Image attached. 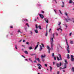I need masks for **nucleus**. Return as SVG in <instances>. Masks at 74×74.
Instances as JSON below:
<instances>
[{
	"label": "nucleus",
	"instance_id": "obj_19",
	"mask_svg": "<svg viewBox=\"0 0 74 74\" xmlns=\"http://www.w3.org/2000/svg\"><path fill=\"white\" fill-rule=\"evenodd\" d=\"M65 15L66 16V17H67V16H68V13H67L66 12L65 13Z\"/></svg>",
	"mask_w": 74,
	"mask_h": 74
},
{
	"label": "nucleus",
	"instance_id": "obj_61",
	"mask_svg": "<svg viewBox=\"0 0 74 74\" xmlns=\"http://www.w3.org/2000/svg\"><path fill=\"white\" fill-rule=\"evenodd\" d=\"M34 62H36V63H37V62H36V60H34Z\"/></svg>",
	"mask_w": 74,
	"mask_h": 74
},
{
	"label": "nucleus",
	"instance_id": "obj_29",
	"mask_svg": "<svg viewBox=\"0 0 74 74\" xmlns=\"http://www.w3.org/2000/svg\"><path fill=\"white\" fill-rule=\"evenodd\" d=\"M62 3L63 5H62V7H64V3L63 2H62Z\"/></svg>",
	"mask_w": 74,
	"mask_h": 74
},
{
	"label": "nucleus",
	"instance_id": "obj_53",
	"mask_svg": "<svg viewBox=\"0 0 74 74\" xmlns=\"http://www.w3.org/2000/svg\"><path fill=\"white\" fill-rule=\"evenodd\" d=\"M55 62H53V65H55Z\"/></svg>",
	"mask_w": 74,
	"mask_h": 74
},
{
	"label": "nucleus",
	"instance_id": "obj_63",
	"mask_svg": "<svg viewBox=\"0 0 74 74\" xmlns=\"http://www.w3.org/2000/svg\"><path fill=\"white\" fill-rule=\"evenodd\" d=\"M25 60H26L27 61V60H28L27 59H25Z\"/></svg>",
	"mask_w": 74,
	"mask_h": 74
},
{
	"label": "nucleus",
	"instance_id": "obj_45",
	"mask_svg": "<svg viewBox=\"0 0 74 74\" xmlns=\"http://www.w3.org/2000/svg\"><path fill=\"white\" fill-rule=\"evenodd\" d=\"M41 12H42V14H44V12L43 11H41Z\"/></svg>",
	"mask_w": 74,
	"mask_h": 74
},
{
	"label": "nucleus",
	"instance_id": "obj_59",
	"mask_svg": "<svg viewBox=\"0 0 74 74\" xmlns=\"http://www.w3.org/2000/svg\"><path fill=\"white\" fill-rule=\"evenodd\" d=\"M34 21H37V20H36V19H35L34 20Z\"/></svg>",
	"mask_w": 74,
	"mask_h": 74
},
{
	"label": "nucleus",
	"instance_id": "obj_12",
	"mask_svg": "<svg viewBox=\"0 0 74 74\" xmlns=\"http://www.w3.org/2000/svg\"><path fill=\"white\" fill-rule=\"evenodd\" d=\"M67 58L68 59H70V55L69 54H67Z\"/></svg>",
	"mask_w": 74,
	"mask_h": 74
},
{
	"label": "nucleus",
	"instance_id": "obj_34",
	"mask_svg": "<svg viewBox=\"0 0 74 74\" xmlns=\"http://www.w3.org/2000/svg\"><path fill=\"white\" fill-rule=\"evenodd\" d=\"M42 62H44V60H45L44 58H42Z\"/></svg>",
	"mask_w": 74,
	"mask_h": 74
},
{
	"label": "nucleus",
	"instance_id": "obj_49",
	"mask_svg": "<svg viewBox=\"0 0 74 74\" xmlns=\"http://www.w3.org/2000/svg\"><path fill=\"white\" fill-rule=\"evenodd\" d=\"M29 44V42H26V44Z\"/></svg>",
	"mask_w": 74,
	"mask_h": 74
},
{
	"label": "nucleus",
	"instance_id": "obj_30",
	"mask_svg": "<svg viewBox=\"0 0 74 74\" xmlns=\"http://www.w3.org/2000/svg\"><path fill=\"white\" fill-rule=\"evenodd\" d=\"M50 71H52V67H51V66H50Z\"/></svg>",
	"mask_w": 74,
	"mask_h": 74
},
{
	"label": "nucleus",
	"instance_id": "obj_25",
	"mask_svg": "<svg viewBox=\"0 0 74 74\" xmlns=\"http://www.w3.org/2000/svg\"><path fill=\"white\" fill-rule=\"evenodd\" d=\"M70 43L71 44H73V41H70Z\"/></svg>",
	"mask_w": 74,
	"mask_h": 74
},
{
	"label": "nucleus",
	"instance_id": "obj_60",
	"mask_svg": "<svg viewBox=\"0 0 74 74\" xmlns=\"http://www.w3.org/2000/svg\"><path fill=\"white\" fill-rule=\"evenodd\" d=\"M21 41H22V40H20L18 42H21Z\"/></svg>",
	"mask_w": 74,
	"mask_h": 74
},
{
	"label": "nucleus",
	"instance_id": "obj_36",
	"mask_svg": "<svg viewBox=\"0 0 74 74\" xmlns=\"http://www.w3.org/2000/svg\"><path fill=\"white\" fill-rule=\"evenodd\" d=\"M54 56H55V55H54V53H52V56L53 57H54Z\"/></svg>",
	"mask_w": 74,
	"mask_h": 74
},
{
	"label": "nucleus",
	"instance_id": "obj_31",
	"mask_svg": "<svg viewBox=\"0 0 74 74\" xmlns=\"http://www.w3.org/2000/svg\"><path fill=\"white\" fill-rule=\"evenodd\" d=\"M47 34H48V32L47 31L45 33V36H47Z\"/></svg>",
	"mask_w": 74,
	"mask_h": 74
},
{
	"label": "nucleus",
	"instance_id": "obj_16",
	"mask_svg": "<svg viewBox=\"0 0 74 74\" xmlns=\"http://www.w3.org/2000/svg\"><path fill=\"white\" fill-rule=\"evenodd\" d=\"M36 60H38V61L39 62H40V59H39V58H36Z\"/></svg>",
	"mask_w": 74,
	"mask_h": 74
},
{
	"label": "nucleus",
	"instance_id": "obj_23",
	"mask_svg": "<svg viewBox=\"0 0 74 74\" xmlns=\"http://www.w3.org/2000/svg\"><path fill=\"white\" fill-rule=\"evenodd\" d=\"M41 27V26L40 25H39L38 26V27L39 29H42Z\"/></svg>",
	"mask_w": 74,
	"mask_h": 74
},
{
	"label": "nucleus",
	"instance_id": "obj_62",
	"mask_svg": "<svg viewBox=\"0 0 74 74\" xmlns=\"http://www.w3.org/2000/svg\"><path fill=\"white\" fill-rule=\"evenodd\" d=\"M25 30H26V31H27V29H26V28H25Z\"/></svg>",
	"mask_w": 74,
	"mask_h": 74
},
{
	"label": "nucleus",
	"instance_id": "obj_2",
	"mask_svg": "<svg viewBox=\"0 0 74 74\" xmlns=\"http://www.w3.org/2000/svg\"><path fill=\"white\" fill-rule=\"evenodd\" d=\"M50 43L51 44V48H53V47L54 45L53 44V38H51L50 39Z\"/></svg>",
	"mask_w": 74,
	"mask_h": 74
},
{
	"label": "nucleus",
	"instance_id": "obj_40",
	"mask_svg": "<svg viewBox=\"0 0 74 74\" xmlns=\"http://www.w3.org/2000/svg\"><path fill=\"white\" fill-rule=\"evenodd\" d=\"M71 59L73 58H74V56H73L71 55Z\"/></svg>",
	"mask_w": 74,
	"mask_h": 74
},
{
	"label": "nucleus",
	"instance_id": "obj_44",
	"mask_svg": "<svg viewBox=\"0 0 74 74\" xmlns=\"http://www.w3.org/2000/svg\"><path fill=\"white\" fill-rule=\"evenodd\" d=\"M54 58L55 60H56V57H54Z\"/></svg>",
	"mask_w": 74,
	"mask_h": 74
},
{
	"label": "nucleus",
	"instance_id": "obj_18",
	"mask_svg": "<svg viewBox=\"0 0 74 74\" xmlns=\"http://www.w3.org/2000/svg\"><path fill=\"white\" fill-rule=\"evenodd\" d=\"M47 49H48V50H49V51L51 50V49L49 48V46H47Z\"/></svg>",
	"mask_w": 74,
	"mask_h": 74
},
{
	"label": "nucleus",
	"instance_id": "obj_47",
	"mask_svg": "<svg viewBox=\"0 0 74 74\" xmlns=\"http://www.w3.org/2000/svg\"><path fill=\"white\" fill-rule=\"evenodd\" d=\"M45 67H47V64H45Z\"/></svg>",
	"mask_w": 74,
	"mask_h": 74
},
{
	"label": "nucleus",
	"instance_id": "obj_52",
	"mask_svg": "<svg viewBox=\"0 0 74 74\" xmlns=\"http://www.w3.org/2000/svg\"><path fill=\"white\" fill-rule=\"evenodd\" d=\"M59 73H60V72L59 71H58L57 72V74H59Z\"/></svg>",
	"mask_w": 74,
	"mask_h": 74
},
{
	"label": "nucleus",
	"instance_id": "obj_8",
	"mask_svg": "<svg viewBox=\"0 0 74 74\" xmlns=\"http://www.w3.org/2000/svg\"><path fill=\"white\" fill-rule=\"evenodd\" d=\"M44 20L45 22H46V23H48V22H49L48 21V19L46 18H45L44 19Z\"/></svg>",
	"mask_w": 74,
	"mask_h": 74
},
{
	"label": "nucleus",
	"instance_id": "obj_57",
	"mask_svg": "<svg viewBox=\"0 0 74 74\" xmlns=\"http://www.w3.org/2000/svg\"><path fill=\"white\" fill-rule=\"evenodd\" d=\"M49 53H50V50H49Z\"/></svg>",
	"mask_w": 74,
	"mask_h": 74
},
{
	"label": "nucleus",
	"instance_id": "obj_48",
	"mask_svg": "<svg viewBox=\"0 0 74 74\" xmlns=\"http://www.w3.org/2000/svg\"><path fill=\"white\" fill-rule=\"evenodd\" d=\"M10 28H11V29H12V28H13V26H10Z\"/></svg>",
	"mask_w": 74,
	"mask_h": 74
},
{
	"label": "nucleus",
	"instance_id": "obj_9",
	"mask_svg": "<svg viewBox=\"0 0 74 74\" xmlns=\"http://www.w3.org/2000/svg\"><path fill=\"white\" fill-rule=\"evenodd\" d=\"M39 15L40 16V18H42V19H43L44 18V16H43V15L40 14Z\"/></svg>",
	"mask_w": 74,
	"mask_h": 74
},
{
	"label": "nucleus",
	"instance_id": "obj_46",
	"mask_svg": "<svg viewBox=\"0 0 74 74\" xmlns=\"http://www.w3.org/2000/svg\"><path fill=\"white\" fill-rule=\"evenodd\" d=\"M54 12H55L56 13V10H54Z\"/></svg>",
	"mask_w": 74,
	"mask_h": 74
},
{
	"label": "nucleus",
	"instance_id": "obj_5",
	"mask_svg": "<svg viewBox=\"0 0 74 74\" xmlns=\"http://www.w3.org/2000/svg\"><path fill=\"white\" fill-rule=\"evenodd\" d=\"M56 66H57V67H60V66H62V63L60 62V64L58 63H57Z\"/></svg>",
	"mask_w": 74,
	"mask_h": 74
},
{
	"label": "nucleus",
	"instance_id": "obj_13",
	"mask_svg": "<svg viewBox=\"0 0 74 74\" xmlns=\"http://www.w3.org/2000/svg\"><path fill=\"white\" fill-rule=\"evenodd\" d=\"M34 31L36 33H38V30L37 29H35Z\"/></svg>",
	"mask_w": 74,
	"mask_h": 74
},
{
	"label": "nucleus",
	"instance_id": "obj_54",
	"mask_svg": "<svg viewBox=\"0 0 74 74\" xmlns=\"http://www.w3.org/2000/svg\"><path fill=\"white\" fill-rule=\"evenodd\" d=\"M56 34L57 36H58V33H56Z\"/></svg>",
	"mask_w": 74,
	"mask_h": 74
},
{
	"label": "nucleus",
	"instance_id": "obj_6",
	"mask_svg": "<svg viewBox=\"0 0 74 74\" xmlns=\"http://www.w3.org/2000/svg\"><path fill=\"white\" fill-rule=\"evenodd\" d=\"M68 64V62H67V60H65V69L67 67V64Z\"/></svg>",
	"mask_w": 74,
	"mask_h": 74
},
{
	"label": "nucleus",
	"instance_id": "obj_28",
	"mask_svg": "<svg viewBox=\"0 0 74 74\" xmlns=\"http://www.w3.org/2000/svg\"><path fill=\"white\" fill-rule=\"evenodd\" d=\"M55 33H53V38H55Z\"/></svg>",
	"mask_w": 74,
	"mask_h": 74
},
{
	"label": "nucleus",
	"instance_id": "obj_58",
	"mask_svg": "<svg viewBox=\"0 0 74 74\" xmlns=\"http://www.w3.org/2000/svg\"><path fill=\"white\" fill-rule=\"evenodd\" d=\"M63 71V72H65V70H62Z\"/></svg>",
	"mask_w": 74,
	"mask_h": 74
},
{
	"label": "nucleus",
	"instance_id": "obj_17",
	"mask_svg": "<svg viewBox=\"0 0 74 74\" xmlns=\"http://www.w3.org/2000/svg\"><path fill=\"white\" fill-rule=\"evenodd\" d=\"M36 55V54H30V56H34V55Z\"/></svg>",
	"mask_w": 74,
	"mask_h": 74
},
{
	"label": "nucleus",
	"instance_id": "obj_21",
	"mask_svg": "<svg viewBox=\"0 0 74 74\" xmlns=\"http://www.w3.org/2000/svg\"><path fill=\"white\" fill-rule=\"evenodd\" d=\"M69 4H71L72 3V0H70L69 2Z\"/></svg>",
	"mask_w": 74,
	"mask_h": 74
},
{
	"label": "nucleus",
	"instance_id": "obj_14",
	"mask_svg": "<svg viewBox=\"0 0 74 74\" xmlns=\"http://www.w3.org/2000/svg\"><path fill=\"white\" fill-rule=\"evenodd\" d=\"M38 45H37L35 47V48L34 49V50H36L38 48Z\"/></svg>",
	"mask_w": 74,
	"mask_h": 74
},
{
	"label": "nucleus",
	"instance_id": "obj_22",
	"mask_svg": "<svg viewBox=\"0 0 74 74\" xmlns=\"http://www.w3.org/2000/svg\"><path fill=\"white\" fill-rule=\"evenodd\" d=\"M24 53L26 54H28V52L27 51H24Z\"/></svg>",
	"mask_w": 74,
	"mask_h": 74
},
{
	"label": "nucleus",
	"instance_id": "obj_7",
	"mask_svg": "<svg viewBox=\"0 0 74 74\" xmlns=\"http://www.w3.org/2000/svg\"><path fill=\"white\" fill-rule=\"evenodd\" d=\"M37 65L39 66L38 67V69H39V70H41V67L40 66H41V65L40 64H37Z\"/></svg>",
	"mask_w": 74,
	"mask_h": 74
},
{
	"label": "nucleus",
	"instance_id": "obj_15",
	"mask_svg": "<svg viewBox=\"0 0 74 74\" xmlns=\"http://www.w3.org/2000/svg\"><path fill=\"white\" fill-rule=\"evenodd\" d=\"M65 69V66H64L63 68H62V67H60V70H63V69Z\"/></svg>",
	"mask_w": 74,
	"mask_h": 74
},
{
	"label": "nucleus",
	"instance_id": "obj_50",
	"mask_svg": "<svg viewBox=\"0 0 74 74\" xmlns=\"http://www.w3.org/2000/svg\"><path fill=\"white\" fill-rule=\"evenodd\" d=\"M66 27L65 29H67V25H65Z\"/></svg>",
	"mask_w": 74,
	"mask_h": 74
},
{
	"label": "nucleus",
	"instance_id": "obj_33",
	"mask_svg": "<svg viewBox=\"0 0 74 74\" xmlns=\"http://www.w3.org/2000/svg\"><path fill=\"white\" fill-rule=\"evenodd\" d=\"M36 29H38V26L37 24L36 25Z\"/></svg>",
	"mask_w": 74,
	"mask_h": 74
},
{
	"label": "nucleus",
	"instance_id": "obj_24",
	"mask_svg": "<svg viewBox=\"0 0 74 74\" xmlns=\"http://www.w3.org/2000/svg\"><path fill=\"white\" fill-rule=\"evenodd\" d=\"M41 45L42 47H43V48H44V44H42V43Z\"/></svg>",
	"mask_w": 74,
	"mask_h": 74
},
{
	"label": "nucleus",
	"instance_id": "obj_39",
	"mask_svg": "<svg viewBox=\"0 0 74 74\" xmlns=\"http://www.w3.org/2000/svg\"><path fill=\"white\" fill-rule=\"evenodd\" d=\"M33 49L32 48V47H29V49L31 50V49Z\"/></svg>",
	"mask_w": 74,
	"mask_h": 74
},
{
	"label": "nucleus",
	"instance_id": "obj_4",
	"mask_svg": "<svg viewBox=\"0 0 74 74\" xmlns=\"http://www.w3.org/2000/svg\"><path fill=\"white\" fill-rule=\"evenodd\" d=\"M65 20L67 22H68V21H71V20L69 16L67 17V18H65Z\"/></svg>",
	"mask_w": 74,
	"mask_h": 74
},
{
	"label": "nucleus",
	"instance_id": "obj_1",
	"mask_svg": "<svg viewBox=\"0 0 74 74\" xmlns=\"http://www.w3.org/2000/svg\"><path fill=\"white\" fill-rule=\"evenodd\" d=\"M66 42V50L68 52V53H70V48H69V43H68V42H67V40L66 38L65 39Z\"/></svg>",
	"mask_w": 74,
	"mask_h": 74
},
{
	"label": "nucleus",
	"instance_id": "obj_51",
	"mask_svg": "<svg viewBox=\"0 0 74 74\" xmlns=\"http://www.w3.org/2000/svg\"><path fill=\"white\" fill-rule=\"evenodd\" d=\"M51 29H49V33H50V32H51Z\"/></svg>",
	"mask_w": 74,
	"mask_h": 74
},
{
	"label": "nucleus",
	"instance_id": "obj_42",
	"mask_svg": "<svg viewBox=\"0 0 74 74\" xmlns=\"http://www.w3.org/2000/svg\"><path fill=\"white\" fill-rule=\"evenodd\" d=\"M26 25H27V26H28V27H29V25L28 24V23H26Z\"/></svg>",
	"mask_w": 74,
	"mask_h": 74
},
{
	"label": "nucleus",
	"instance_id": "obj_56",
	"mask_svg": "<svg viewBox=\"0 0 74 74\" xmlns=\"http://www.w3.org/2000/svg\"><path fill=\"white\" fill-rule=\"evenodd\" d=\"M23 42H25V40H23Z\"/></svg>",
	"mask_w": 74,
	"mask_h": 74
},
{
	"label": "nucleus",
	"instance_id": "obj_55",
	"mask_svg": "<svg viewBox=\"0 0 74 74\" xmlns=\"http://www.w3.org/2000/svg\"><path fill=\"white\" fill-rule=\"evenodd\" d=\"M22 57H23V58H25V57H24V56H23V55H22Z\"/></svg>",
	"mask_w": 74,
	"mask_h": 74
},
{
	"label": "nucleus",
	"instance_id": "obj_41",
	"mask_svg": "<svg viewBox=\"0 0 74 74\" xmlns=\"http://www.w3.org/2000/svg\"><path fill=\"white\" fill-rule=\"evenodd\" d=\"M17 32L18 33H21V31H20V29H18V30L17 31Z\"/></svg>",
	"mask_w": 74,
	"mask_h": 74
},
{
	"label": "nucleus",
	"instance_id": "obj_3",
	"mask_svg": "<svg viewBox=\"0 0 74 74\" xmlns=\"http://www.w3.org/2000/svg\"><path fill=\"white\" fill-rule=\"evenodd\" d=\"M58 56H58H57V59L58 60H62V58L61 55L60 54H58Z\"/></svg>",
	"mask_w": 74,
	"mask_h": 74
},
{
	"label": "nucleus",
	"instance_id": "obj_43",
	"mask_svg": "<svg viewBox=\"0 0 74 74\" xmlns=\"http://www.w3.org/2000/svg\"><path fill=\"white\" fill-rule=\"evenodd\" d=\"M71 34H72V33L71 32L70 33L69 36H71Z\"/></svg>",
	"mask_w": 74,
	"mask_h": 74
},
{
	"label": "nucleus",
	"instance_id": "obj_26",
	"mask_svg": "<svg viewBox=\"0 0 74 74\" xmlns=\"http://www.w3.org/2000/svg\"><path fill=\"white\" fill-rule=\"evenodd\" d=\"M71 61L72 62H74V58H71Z\"/></svg>",
	"mask_w": 74,
	"mask_h": 74
},
{
	"label": "nucleus",
	"instance_id": "obj_10",
	"mask_svg": "<svg viewBox=\"0 0 74 74\" xmlns=\"http://www.w3.org/2000/svg\"><path fill=\"white\" fill-rule=\"evenodd\" d=\"M40 48L39 51H41V50L42 49V46H41V45L40 46Z\"/></svg>",
	"mask_w": 74,
	"mask_h": 74
},
{
	"label": "nucleus",
	"instance_id": "obj_38",
	"mask_svg": "<svg viewBox=\"0 0 74 74\" xmlns=\"http://www.w3.org/2000/svg\"><path fill=\"white\" fill-rule=\"evenodd\" d=\"M29 60L31 61L32 63H33V61L32 60H31V58H29Z\"/></svg>",
	"mask_w": 74,
	"mask_h": 74
},
{
	"label": "nucleus",
	"instance_id": "obj_32",
	"mask_svg": "<svg viewBox=\"0 0 74 74\" xmlns=\"http://www.w3.org/2000/svg\"><path fill=\"white\" fill-rule=\"evenodd\" d=\"M23 20L24 21H26V22L28 21V20L27 19H24Z\"/></svg>",
	"mask_w": 74,
	"mask_h": 74
},
{
	"label": "nucleus",
	"instance_id": "obj_64",
	"mask_svg": "<svg viewBox=\"0 0 74 74\" xmlns=\"http://www.w3.org/2000/svg\"><path fill=\"white\" fill-rule=\"evenodd\" d=\"M60 47V45H59L58 46V47Z\"/></svg>",
	"mask_w": 74,
	"mask_h": 74
},
{
	"label": "nucleus",
	"instance_id": "obj_35",
	"mask_svg": "<svg viewBox=\"0 0 74 74\" xmlns=\"http://www.w3.org/2000/svg\"><path fill=\"white\" fill-rule=\"evenodd\" d=\"M15 48H16V49H18V48H17V45H15Z\"/></svg>",
	"mask_w": 74,
	"mask_h": 74
},
{
	"label": "nucleus",
	"instance_id": "obj_11",
	"mask_svg": "<svg viewBox=\"0 0 74 74\" xmlns=\"http://www.w3.org/2000/svg\"><path fill=\"white\" fill-rule=\"evenodd\" d=\"M60 28H58V29H57V30H58V31H59V30H60L61 31H62V29H61V26H60Z\"/></svg>",
	"mask_w": 74,
	"mask_h": 74
},
{
	"label": "nucleus",
	"instance_id": "obj_27",
	"mask_svg": "<svg viewBox=\"0 0 74 74\" xmlns=\"http://www.w3.org/2000/svg\"><path fill=\"white\" fill-rule=\"evenodd\" d=\"M59 23L58 24V25H59V26H60V24H61V22H58Z\"/></svg>",
	"mask_w": 74,
	"mask_h": 74
},
{
	"label": "nucleus",
	"instance_id": "obj_20",
	"mask_svg": "<svg viewBox=\"0 0 74 74\" xmlns=\"http://www.w3.org/2000/svg\"><path fill=\"white\" fill-rule=\"evenodd\" d=\"M45 57V55H44V56L43 55H42L41 56V58H44Z\"/></svg>",
	"mask_w": 74,
	"mask_h": 74
},
{
	"label": "nucleus",
	"instance_id": "obj_37",
	"mask_svg": "<svg viewBox=\"0 0 74 74\" xmlns=\"http://www.w3.org/2000/svg\"><path fill=\"white\" fill-rule=\"evenodd\" d=\"M59 11L60 12V14H61L62 15V12L61 11L59 10Z\"/></svg>",
	"mask_w": 74,
	"mask_h": 74
}]
</instances>
